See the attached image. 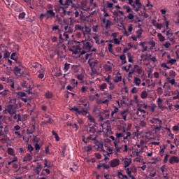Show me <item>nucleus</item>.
Masks as SVG:
<instances>
[{
    "mask_svg": "<svg viewBox=\"0 0 179 179\" xmlns=\"http://www.w3.org/2000/svg\"><path fill=\"white\" fill-rule=\"evenodd\" d=\"M59 4L62 6L59 8V12L62 17L70 14V11H68L69 7L73 4V0H59Z\"/></svg>",
    "mask_w": 179,
    "mask_h": 179,
    "instance_id": "f257e3e1",
    "label": "nucleus"
},
{
    "mask_svg": "<svg viewBox=\"0 0 179 179\" xmlns=\"http://www.w3.org/2000/svg\"><path fill=\"white\" fill-rule=\"evenodd\" d=\"M88 64L92 70L91 76L96 74L98 71L101 68V64L98 60L90 59L88 60Z\"/></svg>",
    "mask_w": 179,
    "mask_h": 179,
    "instance_id": "f03ea898",
    "label": "nucleus"
},
{
    "mask_svg": "<svg viewBox=\"0 0 179 179\" xmlns=\"http://www.w3.org/2000/svg\"><path fill=\"white\" fill-rule=\"evenodd\" d=\"M97 148H98V150L100 152H104V155H108L110 156V155L113 154V149L110 147H108V146H103V145L101 143H99L98 145H96Z\"/></svg>",
    "mask_w": 179,
    "mask_h": 179,
    "instance_id": "7ed1b4c3",
    "label": "nucleus"
},
{
    "mask_svg": "<svg viewBox=\"0 0 179 179\" xmlns=\"http://www.w3.org/2000/svg\"><path fill=\"white\" fill-rule=\"evenodd\" d=\"M148 123H150V126H151L152 124H154V129L155 130H160L163 125L162 121L155 117L148 120Z\"/></svg>",
    "mask_w": 179,
    "mask_h": 179,
    "instance_id": "20e7f679",
    "label": "nucleus"
},
{
    "mask_svg": "<svg viewBox=\"0 0 179 179\" xmlns=\"http://www.w3.org/2000/svg\"><path fill=\"white\" fill-rule=\"evenodd\" d=\"M115 147L116 152H128V145L127 144H123L120 141L119 143H115Z\"/></svg>",
    "mask_w": 179,
    "mask_h": 179,
    "instance_id": "39448f33",
    "label": "nucleus"
},
{
    "mask_svg": "<svg viewBox=\"0 0 179 179\" xmlns=\"http://www.w3.org/2000/svg\"><path fill=\"white\" fill-rule=\"evenodd\" d=\"M72 7V10L71 11H70L69 14H66V15H70L71 13H73L75 15L76 17H82V16L83 15V11H81V9L79 8V7H76V6H74L73 3V4H71V6Z\"/></svg>",
    "mask_w": 179,
    "mask_h": 179,
    "instance_id": "423d86ee",
    "label": "nucleus"
},
{
    "mask_svg": "<svg viewBox=\"0 0 179 179\" xmlns=\"http://www.w3.org/2000/svg\"><path fill=\"white\" fill-rule=\"evenodd\" d=\"M78 43H80L79 45L81 46V49L83 48L84 50L81 52V55H85L86 53V51H90L92 46L91 43L87 41H83L81 43L78 42Z\"/></svg>",
    "mask_w": 179,
    "mask_h": 179,
    "instance_id": "0eeeda50",
    "label": "nucleus"
},
{
    "mask_svg": "<svg viewBox=\"0 0 179 179\" xmlns=\"http://www.w3.org/2000/svg\"><path fill=\"white\" fill-rule=\"evenodd\" d=\"M44 17H46L47 20L52 19L55 17V13L53 11V10H47L45 14L40 15L39 19L41 21H42Z\"/></svg>",
    "mask_w": 179,
    "mask_h": 179,
    "instance_id": "6e6552de",
    "label": "nucleus"
},
{
    "mask_svg": "<svg viewBox=\"0 0 179 179\" xmlns=\"http://www.w3.org/2000/svg\"><path fill=\"white\" fill-rule=\"evenodd\" d=\"M70 110L72 112H76V115H82L85 116L87 113H89L88 110H86L85 108H83L81 110H80L78 108L74 106L71 108H70Z\"/></svg>",
    "mask_w": 179,
    "mask_h": 179,
    "instance_id": "1a4fd4ad",
    "label": "nucleus"
},
{
    "mask_svg": "<svg viewBox=\"0 0 179 179\" xmlns=\"http://www.w3.org/2000/svg\"><path fill=\"white\" fill-rule=\"evenodd\" d=\"M76 29L78 30L81 31L85 36V35H89L91 32V29L89 27H87V26H85V27H83L80 25H77Z\"/></svg>",
    "mask_w": 179,
    "mask_h": 179,
    "instance_id": "9d476101",
    "label": "nucleus"
},
{
    "mask_svg": "<svg viewBox=\"0 0 179 179\" xmlns=\"http://www.w3.org/2000/svg\"><path fill=\"white\" fill-rule=\"evenodd\" d=\"M87 132L92 135L97 134L96 126L90 124L87 128Z\"/></svg>",
    "mask_w": 179,
    "mask_h": 179,
    "instance_id": "9b49d317",
    "label": "nucleus"
},
{
    "mask_svg": "<svg viewBox=\"0 0 179 179\" xmlns=\"http://www.w3.org/2000/svg\"><path fill=\"white\" fill-rule=\"evenodd\" d=\"M109 164L110 167L115 168L120 164V161L119 159H114L109 162Z\"/></svg>",
    "mask_w": 179,
    "mask_h": 179,
    "instance_id": "f8f14e48",
    "label": "nucleus"
},
{
    "mask_svg": "<svg viewBox=\"0 0 179 179\" xmlns=\"http://www.w3.org/2000/svg\"><path fill=\"white\" fill-rule=\"evenodd\" d=\"M166 36H167V39L170 42H173L175 41L173 34L171 29L166 31Z\"/></svg>",
    "mask_w": 179,
    "mask_h": 179,
    "instance_id": "ddd939ff",
    "label": "nucleus"
},
{
    "mask_svg": "<svg viewBox=\"0 0 179 179\" xmlns=\"http://www.w3.org/2000/svg\"><path fill=\"white\" fill-rule=\"evenodd\" d=\"M10 115H13L15 113L16 110L13 105H9L6 109Z\"/></svg>",
    "mask_w": 179,
    "mask_h": 179,
    "instance_id": "4468645a",
    "label": "nucleus"
},
{
    "mask_svg": "<svg viewBox=\"0 0 179 179\" xmlns=\"http://www.w3.org/2000/svg\"><path fill=\"white\" fill-rule=\"evenodd\" d=\"M169 162L171 164H173L174 163H179V158L176 156H172L169 158Z\"/></svg>",
    "mask_w": 179,
    "mask_h": 179,
    "instance_id": "2eb2a0df",
    "label": "nucleus"
},
{
    "mask_svg": "<svg viewBox=\"0 0 179 179\" xmlns=\"http://www.w3.org/2000/svg\"><path fill=\"white\" fill-rule=\"evenodd\" d=\"M73 48L74 50L71 49L70 51L73 52V53L75 54V55H77V54H78V50H82V47H81L80 45H76V46L74 45V46L73 47Z\"/></svg>",
    "mask_w": 179,
    "mask_h": 179,
    "instance_id": "dca6fc26",
    "label": "nucleus"
},
{
    "mask_svg": "<svg viewBox=\"0 0 179 179\" xmlns=\"http://www.w3.org/2000/svg\"><path fill=\"white\" fill-rule=\"evenodd\" d=\"M41 169H42V164L39 162H37L36 167L34 169L35 173H36L38 175H39Z\"/></svg>",
    "mask_w": 179,
    "mask_h": 179,
    "instance_id": "f3484780",
    "label": "nucleus"
},
{
    "mask_svg": "<svg viewBox=\"0 0 179 179\" xmlns=\"http://www.w3.org/2000/svg\"><path fill=\"white\" fill-rule=\"evenodd\" d=\"M131 164V160L129 159H123V164H124V167L127 168Z\"/></svg>",
    "mask_w": 179,
    "mask_h": 179,
    "instance_id": "a211bd4d",
    "label": "nucleus"
},
{
    "mask_svg": "<svg viewBox=\"0 0 179 179\" xmlns=\"http://www.w3.org/2000/svg\"><path fill=\"white\" fill-rule=\"evenodd\" d=\"M97 136H98L97 134H94V135H93V134H90V136H88V137L87 138V140H88V141L92 140V141H95V142L96 143V142H98V141H96Z\"/></svg>",
    "mask_w": 179,
    "mask_h": 179,
    "instance_id": "6ab92c4d",
    "label": "nucleus"
},
{
    "mask_svg": "<svg viewBox=\"0 0 179 179\" xmlns=\"http://www.w3.org/2000/svg\"><path fill=\"white\" fill-rule=\"evenodd\" d=\"M14 73L18 76H21L22 75L21 73V69L18 66H15L14 68Z\"/></svg>",
    "mask_w": 179,
    "mask_h": 179,
    "instance_id": "aec40b11",
    "label": "nucleus"
},
{
    "mask_svg": "<svg viewBox=\"0 0 179 179\" xmlns=\"http://www.w3.org/2000/svg\"><path fill=\"white\" fill-rule=\"evenodd\" d=\"M3 138H2L0 141L2 143H7L10 141V138L7 136L6 134H3Z\"/></svg>",
    "mask_w": 179,
    "mask_h": 179,
    "instance_id": "412c9836",
    "label": "nucleus"
},
{
    "mask_svg": "<svg viewBox=\"0 0 179 179\" xmlns=\"http://www.w3.org/2000/svg\"><path fill=\"white\" fill-rule=\"evenodd\" d=\"M103 22L106 23V29L107 30L113 24L112 22L110 20H106V19L103 20Z\"/></svg>",
    "mask_w": 179,
    "mask_h": 179,
    "instance_id": "4be33fe9",
    "label": "nucleus"
},
{
    "mask_svg": "<svg viewBox=\"0 0 179 179\" xmlns=\"http://www.w3.org/2000/svg\"><path fill=\"white\" fill-rule=\"evenodd\" d=\"M22 86L23 87H25V88H29V90H28L27 91V92H28V94H32V92H31V90H30V89H31V87H30V86L29 85H28V84L27 83V82L26 81H23L22 83Z\"/></svg>",
    "mask_w": 179,
    "mask_h": 179,
    "instance_id": "5701e85b",
    "label": "nucleus"
},
{
    "mask_svg": "<svg viewBox=\"0 0 179 179\" xmlns=\"http://www.w3.org/2000/svg\"><path fill=\"white\" fill-rule=\"evenodd\" d=\"M116 136V140H115V142L116 143H119L120 142V138H122L124 137V134L123 133H117L115 134Z\"/></svg>",
    "mask_w": 179,
    "mask_h": 179,
    "instance_id": "b1692460",
    "label": "nucleus"
},
{
    "mask_svg": "<svg viewBox=\"0 0 179 179\" xmlns=\"http://www.w3.org/2000/svg\"><path fill=\"white\" fill-rule=\"evenodd\" d=\"M101 167H103L105 169H110V166L108 164L100 163L98 165L97 169L99 170Z\"/></svg>",
    "mask_w": 179,
    "mask_h": 179,
    "instance_id": "393cba45",
    "label": "nucleus"
},
{
    "mask_svg": "<svg viewBox=\"0 0 179 179\" xmlns=\"http://www.w3.org/2000/svg\"><path fill=\"white\" fill-rule=\"evenodd\" d=\"M136 6H137V8H136V11H138L142 8V4L140 1V0H136L135 3Z\"/></svg>",
    "mask_w": 179,
    "mask_h": 179,
    "instance_id": "a878e982",
    "label": "nucleus"
},
{
    "mask_svg": "<svg viewBox=\"0 0 179 179\" xmlns=\"http://www.w3.org/2000/svg\"><path fill=\"white\" fill-rule=\"evenodd\" d=\"M134 83L136 86H140L141 84V80L140 78H138V77H136V78H134Z\"/></svg>",
    "mask_w": 179,
    "mask_h": 179,
    "instance_id": "bb28decb",
    "label": "nucleus"
},
{
    "mask_svg": "<svg viewBox=\"0 0 179 179\" xmlns=\"http://www.w3.org/2000/svg\"><path fill=\"white\" fill-rule=\"evenodd\" d=\"M104 69H105V71H106V72L111 73L113 68H112L111 66L108 65V64H106V65L104 66Z\"/></svg>",
    "mask_w": 179,
    "mask_h": 179,
    "instance_id": "cd10ccee",
    "label": "nucleus"
},
{
    "mask_svg": "<svg viewBox=\"0 0 179 179\" xmlns=\"http://www.w3.org/2000/svg\"><path fill=\"white\" fill-rule=\"evenodd\" d=\"M128 113L127 110H124L123 111H122V113H120V115H122V117H123V119L124 120V121L127 120V113Z\"/></svg>",
    "mask_w": 179,
    "mask_h": 179,
    "instance_id": "c85d7f7f",
    "label": "nucleus"
},
{
    "mask_svg": "<svg viewBox=\"0 0 179 179\" xmlns=\"http://www.w3.org/2000/svg\"><path fill=\"white\" fill-rule=\"evenodd\" d=\"M72 70L75 72V73H78L80 71V66L78 65H73L72 66Z\"/></svg>",
    "mask_w": 179,
    "mask_h": 179,
    "instance_id": "c756f323",
    "label": "nucleus"
},
{
    "mask_svg": "<svg viewBox=\"0 0 179 179\" xmlns=\"http://www.w3.org/2000/svg\"><path fill=\"white\" fill-rule=\"evenodd\" d=\"M166 80H167L168 83H170L171 85H174L176 84L175 79L171 80V78L169 77H168V78H166Z\"/></svg>",
    "mask_w": 179,
    "mask_h": 179,
    "instance_id": "7c9ffc66",
    "label": "nucleus"
},
{
    "mask_svg": "<svg viewBox=\"0 0 179 179\" xmlns=\"http://www.w3.org/2000/svg\"><path fill=\"white\" fill-rule=\"evenodd\" d=\"M7 152L10 155H12V156L15 155L14 150L11 148H8V150H7Z\"/></svg>",
    "mask_w": 179,
    "mask_h": 179,
    "instance_id": "2f4dec72",
    "label": "nucleus"
},
{
    "mask_svg": "<svg viewBox=\"0 0 179 179\" xmlns=\"http://www.w3.org/2000/svg\"><path fill=\"white\" fill-rule=\"evenodd\" d=\"M13 119L14 120H17V122H19L20 121H22V119H21V115L20 114H18L17 115L15 114L14 116H13Z\"/></svg>",
    "mask_w": 179,
    "mask_h": 179,
    "instance_id": "473e14b6",
    "label": "nucleus"
},
{
    "mask_svg": "<svg viewBox=\"0 0 179 179\" xmlns=\"http://www.w3.org/2000/svg\"><path fill=\"white\" fill-rule=\"evenodd\" d=\"M52 134L53 136H55V138L56 139L57 141H60V138L58 136L57 133L56 131H55L54 130L52 131Z\"/></svg>",
    "mask_w": 179,
    "mask_h": 179,
    "instance_id": "72a5a7b5",
    "label": "nucleus"
},
{
    "mask_svg": "<svg viewBox=\"0 0 179 179\" xmlns=\"http://www.w3.org/2000/svg\"><path fill=\"white\" fill-rule=\"evenodd\" d=\"M87 117L88 118V120L90 121V122L95 123V119L90 114H89L87 116Z\"/></svg>",
    "mask_w": 179,
    "mask_h": 179,
    "instance_id": "f704fd0d",
    "label": "nucleus"
},
{
    "mask_svg": "<svg viewBox=\"0 0 179 179\" xmlns=\"http://www.w3.org/2000/svg\"><path fill=\"white\" fill-rule=\"evenodd\" d=\"M136 115H137L139 117H145V115L141 112V110H140V109H138V108H137V112H136Z\"/></svg>",
    "mask_w": 179,
    "mask_h": 179,
    "instance_id": "c9c22d12",
    "label": "nucleus"
},
{
    "mask_svg": "<svg viewBox=\"0 0 179 179\" xmlns=\"http://www.w3.org/2000/svg\"><path fill=\"white\" fill-rule=\"evenodd\" d=\"M164 26V23L161 24V23H157V24H155V27H157V29L161 30L163 27Z\"/></svg>",
    "mask_w": 179,
    "mask_h": 179,
    "instance_id": "e433bc0d",
    "label": "nucleus"
},
{
    "mask_svg": "<svg viewBox=\"0 0 179 179\" xmlns=\"http://www.w3.org/2000/svg\"><path fill=\"white\" fill-rule=\"evenodd\" d=\"M123 9H126V12L127 13H131L132 11V10H131V7H129V6H124L123 7Z\"/></svg>",
    "mask_w": 179,
    "mask_h": 179,
    "instance_id": "4c0bfd02",
    "label": "nucleus"
},
{
    "mask_svg": "<svg viewBox=\"0 0 179 179\" xmlns=\"http://www.w3.org/2000/svg\"><path fill=\"white\" fill-rule=\"evenodd\" d=\"M148 95V94L146 91H143V92H141V99H146Z\"/></svg>",
    "mask_w": 179,
    "mask_h": 179,
    "instance_id": "58836bf2",
    "label": "nucleus"
},
{
    "mask_svg": "<svg viewBox=\"0 0 179 179\" xmlns=\"http://www.w3.org/2000/svg\"><path fill=\"white\" fill-rule=\"evenodd\" d=\"M150 60H151V62H152V64H157V59L156 56L154 57H151L150 58Z\"/></svg>",
    "mask_w": 179,
    "mask_h": 179,
    "instance_id": "ea45409f",
    "label": "nucleus"
},
{
    "mask_svg": "<svg viewBox=\"0 0 179 179\" xmlns=\"http://www.w3.org/2000/svg\"><path fill=\"white\" fill-rule=\"evenodd\" d=\"M120 60H122V64H126L127 63L126 56L125 55L120 56Z\"/></svg>",
    "mask_w": 179,
    "mask_h": 179,
    "instance_id": "a19ab883",
    "label": "nucleus"
},
{
    "mask_svg": "<svg viewBox=\"0 0 179 179\" xmlns=\"http://www.w3.org/2000/svg\"><path fill=\"white\" fill-rule=\"evenodd\" d=\"M46 117L48 118V121H43V122H42V123H43V124H51V123H52V122H51L52 119H51L49 116H47Z\"/></svg>",
    "mask_w": 179,
    "mask_h": 179,
    "instance_id": "79ce46f5",
    "label": "nucleus"
},
{
    "mask_svg": "<svg viewBox=\"0 0 179 179\" xmlns=\"http://www.w3.org/2000/svg\"><path fill=\"white\" fill-rule=\"evenodd\" d=\"M99 88H100V90L103 91L105 89L107 88V84L103 83L101 85H100Z\"/></svg>",
    "mask_w": 179,
    "mask_h": 179,
    "instance_id": "37998d69",
    "label": "nucleus"
},
{
    "mask_svg": "<svg viewBox=\"0 0 179 179\" xmlns=\"http://www.w3.org/2000/svg\"><path fill=\"white\" fill-rule=\"evenodd\" d=\"M69 125L70 127H72L73 129L76 128V131H77L79 129V126L77 124H71V123H70Z\"/></svg>",
    "mask_w": 179,
    "mask_h": 179,
    "instance_id": "c03bdc74",
    "label": "nucleus"
},
{
    "mask_svg": "<svg viewBox=\"0 0 179 179\" xmlns=\"http://www.w3.org/2000/svg\"><path fill=\"white\" fill-rule=\"evenodd\" d=\"M17 157H15L13 158V159H12L10 162H9L8 163V165L10 166V165H11L12 164H13L14 162H17Z\"/></svg>",
    "mask_w": 179,
    "mask_h": 179,
    "instance_id": "a18cd8bd",
    "label": "nucleus"
},
{
    "mask_svg": "<svg viewBox=\"0 0 179 179\" xmlns=\"http://www.w3.org/2000/svg\"><path fill=\"white\" fill-rule=\"evenodd\" d=\"M94 113L98 115H99L101 114V111L100 109L98 108L97 107H95L94 109Z\"/></svg>",
    "mask_w": 179,
    "mask_h": 179,
    "instance_id": "49530a36",
    "label": "nucleus"
},
{
    "mask_svg": "<svg viewBox=\"0 0 179 179\" xmlns=\"http://www.w3.org/2000/svg\"><path fill=\"white\" fill-rule=\"evenodd\" d=\"M122 76H116V78L114 79L115 83H119L122 81Z\"/></svg>",
    "mask_w": 179,
    "mask_h": 179,
    "instance_id": "de8ad7c7",
    "label": "nucleus"
},
{
    "mask_svg": "<svg viewBox=\"0 0 179 179\" xmlns=\"http://www.w3.org/2000/svg\"><path fill=\"white\" fill-rule=\"evenodd\" d=\"M136 72L137 73V74L141 75L143 72L142 68L139 67L138 66V68L136 69Z\"/></svg>",
    "mask_w": 179,
    "mask_h": 179,
    "instance_id": "09e8293b",
    "label": "nucleus"
},
{
    "mask_svg": "<svg viewBox=\"0 0 179 179\" xmlns=\"http://www.w3.org/2000/svg\"><path fill=\"white\" fill-rule=\"evenodd\" d=\"M70 66L71 64H68V63H66L65 65H64V71L65 72L68 71L69 69H70Z\"/></svg>",
    "mask_w": 179,
    "mask_h": 179,
    "instance_id": "8fccbe9b",
    "label": "nucleus"
},
{
    "mask_svg": "<svg viewBox=\"0 0 179 179\" xmlns=\"http://www.w3.org/2000/svg\"><path fill=\"white\" fill-rule=\"evenodd\" d=\"M158 38L161 42H164L165 41V37H164L161 34H158Z\"/></svg>",
    "mask_w": 179,
    "mask_h": 179,
    "instance_id": "3c124183",
    "label": "nucleus"
},
{
    "mask_svg": "<svg viewBox=\"0 0 179 179\" xmlns=\"http://www.w3.org/2000/svg\"><path fill=\"white\" fill-rule=\"evenodd\" d=\"M25 15H26L25 13H24V12L23 13H20L19 14V19L24 20L25 18Z\"/></svg>",
    "mask_w": 179,
    "mask_h": 179,
    "instance_id": "603ef678",
    "label": "nucleus"
},
{
    "mask_svg": "<svg viewBox=\"0 0 179 179\" xmlns=\"http://www.w3.org/2000/svg\"><path fill=\"white\" fill-rule=\"evenodd\" d=\"M17 95L20 96V97H27V94L24 93V92H19L17 93Z\"/></svg>",
    "mask_w": 179,
    "mask_h": 179,
    "instance_id": "864d4df0",
    "label": "nucleus"
},
{
    "mask_svg": "<svg viewBox=\"0 0 179 179\" xmlns=\"http://www.w3.org/2000/svg\"><path fill=\"white\" fill-rule=\"evenodd\" d=\"M126 170V173H127V176H131V171H130V169L128 167L124 168Z\"/></svg>",
    "mask_w": 179,
    "mask_h": 179,
    "instance_id": "5fc2aeb1",
    "label": "nucleus"
},
{
    "mask_svg": "<svg viewBox=\"0 0 179 179\" xmlns=\"http://www.w3.org/2000/svg\"><path fill=\"white\" fill-rule=\"evenodd\" d=\"M45 97L47 99H51L52 96V94L50 92H48L45 94Z\"/></svg>",
    "mask_w": 179,
    "mask_h": 179,
    "instance_id": "6e6d98bb",
    "label": "nucleus"
},
{
    "mask_svg": "<svg viewBox=\"0 0 179 179\" xmlns=\"http://www.w3.org/2000/svg\"><path fill=\"white\" fill-rule=\"evenodd\" d=\"M135 17V15L134 14H131V13H129V15H127V19L132 20Z\"/></svg>",
    "mask_w": 179,
    "mask_h": 179,
    "instance_id": "4d7b16f0",
    "label": "nucleus"
},
{
    "mask_svg": "<svg viewBox=\"0 0 179 179\" xmlns=\"http://www.w3.org/2000/svg\"><path fill=\"white\" fill-rule=\"evenodd\" d=\"M10 52H8L7 50H5L3 58L4 59L8 58L10 57Z\"/></svg>",
    "mask_w": 179,
    "mask_h": 179,
    "instance_id": "13d9d810",
    "label": "nucleus"
},
{
    "mask_svg": "<svg viewBox=\"0 0 179 179\" xmlns=\"http://www.w3.org/2000/svg\"><path fill=\"white\" fill-rule=\"evenodd\" d=\"M25 158L27 161H31L32 159V157L30 154H27Z\"/></svg>",
    "mask_w": 179,
    "mask_h": 179,
    "instance_id": "bf43d9fd",
    "label": "nucleus"
},
{
    "mask_svg": "<svg viewBox=\"0 0 179 179\" xmlns=\"http://www.w3.org/2000/svg\"><path fill=\"white\" fill-rule=\"evenodd\" d=\"M110 87H109V89L110 90H113L114 88H115V84L113 83L112 82H110V83H108Z\"/></svg>",
    "mask_w": 179,
    "mask_h": 179,
    "instance_id": "052dcab7",
    "label": "nucleus"
},
{
    "mask_svg": "<svg viewBox=\"0 0 179 179\" xmlns=\"http://www.w3.org/2000/svg\"><path fill=\"white\" fill-rule=\"evenodd\" d=\"M96 41V43L98 45H100L101 43L99 42V38L98 36H96L93 38Z\"/></svg>",
    "mask_w": 179,
    "mask_h": 179,
    "instance_id": "680f3d73",
    "label": "nucleus"
},
{
    "mask_svg": "<svg viewBox=\"0 0 179 179\" xmlns=\"http://www.w3.org/2000/svg\"><path fill=\"white\" fill-rule=\"evenodd\" d=\"M146 125H147L146 122H145V121H141V122H140V127H145Z\"/></svg>",
    "mask_w": 179,
    "mask_h": 179,
    "instance_id": "e2e57ef3",
    "label": "nucleus"
},
{
    "mask_svg": "<svg viewBox=\"0 0 179 179\" xmlns=\"http://www.w3.org/2000/svg\"><path fill=\"white\" fill-rule=\"evenodd\" d=\"M106 3H107V7H108V8H113V3H110V1H107Z\"/></svg>",
    "mask_w": 179,
    "mask_h": 179,
    "instance_id": "0e129e2a",
    "label": "nucleus"
},
{
    "mask_svg": "<svg viewBox=\"0 0 179 179\" xmlns=\"http://www.w3.org/2000/svg\"><path fill=\"white\" fill-rule=\"evenodd\" d=\"M176 92H177V94L176 96H173V100L179 99V91L176 90Z\"/></svg>",
    "mask_w": 179,
    "mask_h": 179,
    "instance_id": "69168bd1",
    "label": "nucleus"
},
{
    "mask_svg": "<svg viewBox=\"0 0 179 179\" xmlns=\"http://www.w3.org/2000/svg\"><path fill=\"white\" fill-rule=\"evenodd\" d=\"M76 77L79 80H83L84 79V76L83 74L78 75Z\"/></svg>",
    "mask_w": 179,
    "mask_h": 179,
    "instance_id": "338daca9",
    "label": "nucleus"
},
{
    "mask_svg": "<svg viewBox=\"0 0 179 179\" xmlns=\"http://www.w3.org/2000/svg\"><path fill=\"white\" fill-rule=\"evenodd\" d=\"M41 149V146L38 144V143H36L35 144V150L37 151V152H39Z\"/></svg>",
    "mask_w": 179,
    "mask_h": 179,
    "instance_id": "774afa93",
    "label": "nucleus"
}]
</instances>
